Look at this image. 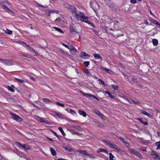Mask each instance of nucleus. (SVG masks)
<instances>
[{
	"label": "nucleus",
	"mask_w": 160,
	"mask_h": 160,
	"mask_svg": "<svg viewBox=\"0 0 160 160\" xmlns=\"http://www.w3.org/2000/svg\"><path fill=\"white\" fill-rule=\"evenodd\" d=\"M75 17L77 19L83 22H84L90 25L91 26L94 28L95 26L94 24L91 23L88 20V18L86 17L84 14L81 12H79L78 13H76L75 14Z\"/></svg>",
	"instance_id": "f257e3e1"
},
{
	"label": "nucleus",
	"mask_w": 160,
	"mask_h": 160,
	"mask_svg": "<svg viewBox=\"0 0 160 160\" xmlns=\"http://www.w3.org/2000/svg\"><path fill=\"white\" fill-rule=\"evenodd\" d=\"M19 43L22 45L24 47H26L31 52H34L36 56L38 55V53L36 52L35 50L29 45L27 44L26 43L22 42H18Z\"/></svg>",
	"instance_id": "f03ea898"
},
{
	"label": "nucleus",
	"mask_w": 160,
	"mask_h": 160,
	"mask_svg": "<svg viewBox=\"0 0 160 160\" xmlns=\"http://www.w3.org/2000/svg\"><path fill=\"white\" fill-rule=\"evenodd\" d=\"M0 62L8 66L12 65L13 64V61L10 59L0 58Z\"/></svg>",
	"instance_id": "7ed1b4c3"
},
{
	"label": "nucleus",
	"mask_w": 160,
	"mask_h": 160,
	"mask_svg": "<svg viewBox=\"0 0 160 160\" xmlns=\"http://www.w3.org/2000/svg\"><path fill=\"white\" fill-rule=\"evenodd\" d=\"M104 2L106 5L112 10H115L116 9L115 5L112 1L110 0H105Z\"/></svg>",
	"instance_id": "20e7f679"
},
{
	"label": "nucleus",
	"mask_w": 160,
	"mask_h": 160,
	"mask_svg": "<svg viewBox=\"0 0 160 160\" xmlns=\"http://www.w3.org/2000/svg\"><path fill=\"white\" fill-rule=\"evenodd\" d=\"M128 150L132 153L138 157V158H142V155L138 151L135 150L132 148H129Z\"/></svg>",
	"instance_id": "39448f33"
},
{
	"label": "nucleus",
	"mask_w": 160,
	"mask_h": 160,
	"mask_svg": "<svg viewBox=\"0 0 160 160\" xmlns=\"http://www.w3.org/2000/svg\"><path fill=\"white\" fill-rule=\"evenodd\" d=\"M10 113L12 115V118L14 120L19 122L22 121V119L18 115L11 112H10Z\"/></svg>",
	"instance_id": "423d86ee"
},
{
	"label": "nucleus",
	"mask_w": 160,
	"mask_h": 160,
	"mask_svg": "<svg viewBox=\"0 0 160 160\" xmlns=\"http://www.w3.org/2000/svg\"><path fill=\"white\" fill-rule=\"evenodd\" d=\"M17 145L20 148H22L23 149L28 150L29 149L28 147L25 144H22L19 142H16Z\"/></svg>",
	"instance_id": "0eeeda50"
},
{
	"label": "nucleus",
	"mask_w": 160,
	"mask_h": 160,
	"mask_svg": "<svg viewBox=\"0 0 160 160\" xmlns=\"http://www.w3.org/2000/svg\"><path fill=\"white\" fill-rule=\"evenodd\" d=\"M1 7L5 10L6 11L8 12L9 13H13V11L9 9L8 7L6 6L3 4L1 5Z\"/></svg>",
	"instance_id": "6e6552de"
},
{
	"label": "nucleus",
	"mask_w": 160,
	"mask_h": 160,
	"mask_svg": "<svg viewBox=\"0 0 160 160\" xmlns=\"http://www.w3.org/2000/svg\"><path fill=\"white\" fill-rule=\"evenodd\" d=\"M80 56L83 59L88 58L89 57L88 54L84 52H81Z\"/></svg>",
	"instance_id": "1a4fd4ad"
},
{
	"label": "nucleus",
	"mask_w": 160,
	"mask_h": 160,
	"mask_svg": "<svg viewBox=\"0 0 160 160\" xmlns=\"http://www.w3.org/2000/svg\"><path fill=\"white\" fill-rule=\"evenodd\" d=\"M69 8L71 10L70 11L72 13L75 14L77 12V9L74 6L71 5H69Z\"/></svg>",
	"instance_id": "9d476101"
},
{
	"label": "nucleus",
	"mask_w": 160,
	"mask_h": 160,
	"mask_svg": "<svg viewBox=\"0 0 160 160\" xmlns=\"http://www.w3.org/2000/svg\"><path fill=\"white\" fill-rule=\"evenodd\" d=\"M151 155L155 159H158L160 160V156L158 155L155 151H152Z\"/></svg>",
	"instance_id": "9b49d317"
},
{
	"label": "nucleus",
	"mask_w": 160,
	"mask_h": 160,
	"mask_svg": "<svg viewBox=\"0 0 160 160\" xmlns=\"http://www.w3.org/2000/svg\"><path fill=\"white\" fill-rule=\"evenodd\" d=\"M97 152H104L106 153H108V151L106 149L102 148H98L97 150Z\"/></svg>",
	"instance_id": "f8f14e48"
},
{
	"label": "nucleus",
	"mask_w": 160,
	"mask_h": 160,
	"mask_svg": "<svg viewBox=\"0 0 160 160\" xmlns=\"http://www.w3.org/2000/svg\"><path fill=\"white\" fill-rule=\"evenodd\" d=\"M78 113L81 115H82L84 117H86L87 114L84 111L80 110L78 111Z\"/></svg>",
	"instance_id": "ddd939ff"
},
{
	"label": "nucleus",
	"mask_w": 160,
	"mask_h": 160,
	"mask_svg": "<svg viewBox=\"0 0 160 160\" xmlns=\"http://www.w3.org/2000/svg\"><path fill=\"white\" fill-rule=\"evenodd\" d=\"M79 92L82 94L84 96L88 98H91L92 96H93L92 94H89L87 93H85L82 91H80Z\"/></svg>",
	"instance_id": "4468645a"
},
{
	"label": "nucleus",
	"mask_w": 160,
	"mask_h": 160,
	"mask_svg": "<svg viewBox=\"0 0 160 160\" xmlns=\"http://www.w3.org/2000/svg\"><path fill=\"white\" fill-rule=\"evenodd\" d=\"M140 112L142 113L144 115L148 116L149 118H152V116L150 114L144 110H140Z\"/></svg>",
	"instance_id": "2eb2a0df"
},
{
	"label": "nucleus",
	"mask_w": 160,
	"mask_h": 160,
	"mask_svg": "<svg viewBox=\"0 0 160 160\" xmlns=\"http://www.w3.org/2000/svg\"><path fill=\"white\" fill-rule=\"evenodd\" d=\"M78 152L85 156H89V154L87 152L86 150H80L78 151Z\"/></svg>",
	"instance_id": "dca6fc26"
},
{
	"label": "nucleus",
	"mask_w": 160,
	"mask_h": 160,
	"mask_svg": "<svg viewBox=\"0 0 160 160\" xmlns=\"http://www.w3.org/2000/svg\"><path fill=\"white\" fill-rule=\"evenodd\" d=\"M93 55L96 59H100L101 60H102V57L99 54H94Z\"/></svg>",
	"instance_id": "f3484780"
},
{
	"label": "nucleus",
	"mask_w": 160,
	"mask_h": 160,
	"mask_svg": "<svg viewBox=\"0 0 160 160\" xmlns=\"http://www.w3.org/2000/svg\"><path fill=\"white\" fill-rule=\"evenodd\" d=\"M100 68L103 70H104L107 73H111L112 72L111 70L108 69L106 68H103L102 66H101Z\"/></svg>",
	"instance_id": "a211bd4d"
},
{
	"label": "nucleus",
	"mask_w": 160,
	"mask_h": 160,
	"mask_svg": "<svg viewBox=\"0 0 160 160\" xmlns=\"http://www.w3.org/2000/svg\"><path fill=\"white\" fill-rule=\"evenodd\" d=\"M109 146L110 148H114L117 150H119V148L116 145L112 144L111 143H110Z\"/></svg>",
	"instance_id": "6ab92c4d"
},
{
	"label": "nucleus",
	"mask_w": 160,
	"mask_h": 160,
	"mask_svg": "<svg viewBox=\"0 0 160 160\" xmlns=\"http://www.w3.org/2000/svg\"><path fill=\"white\" fill-rule=\"evenodd\" d=\"M73 24H72L70 25V30L71 32H77V29H75V28H74L73 27Z\"/></svg>",
	"instance_id": "aec40b11"
},
{
	"label": "nucleus",
	"mask_w": 160,
	"mask_h": 160,
	"mask_svg": "<svg viewBox=\"0 0 160 160\" xmlns=\"http://www.w3.org/2000/svg\"><path fill=\"white\" fill-rule=\"evenodd\" d=\"M43 101L44 102L48 104L52 102V101H51L49 99L47 98H43Z\"/></svg>",
	"instance_id": "412c9836"
},
{
	"label": "nucleus",
	"mask_w": 160,
	"mask_h": 160,
	"mask_svg": "<svg viewBox=\"0 0 160 160\" xmlns=\"http://www.w3.org/2000/svg\"><path fill=\"white\" fill-rule=\"evenodd\" d=\"M77 52V50L74 47H72L70 49V52L71 53L75 54Z\"/></svg>",
	"instance_id": "4be33fe9"
},
{
	"label": "nucleus",
	"mask_w": 160,
	"mask_h": 160,
	"mask_svg": "<svg viewBox=\"0 0 160 160\" xmlns=\"http://www.w3.org/2000/svg\"><path fill=\"white\" fill-rule=\"evenodd\" d=\"M37 119L38 121L40 122L41 123H46V122L44 120L43 118L38 117Z\"/></svg>",
	"instance_id": "5701e85b"
},
{
	"label": "nucleus",
	"mask_w": 160,
	"mask_h": 160,
	"mask_svg": "<svg viewBox=\"0 0 160 160\" xmlns=\"http://www.w3.org/2000/svg\"><path fill=\"white\" fill-rule=\"evenodd\" d=\"M152 42L154 46H156L158 45V41L157 39H154L152 40Z\"/></svg>",
	"instance_id": "b1692460"
},
{
	"label": "nucleus",
	"mask_w": 160,
	"mask_h": 160,
	"mask_svg": "<svg viewBox=\"0 0 160 160\" xmlns=\"http://www.w3.org/2000/svg\"><path fill=\"white\" fill-rule=\"evenodd\" d=\"M50 151L52 154L53 156H56V153L55 150L53 148H51L50 149Z\"/></svg>",
	"instance_id": "393cba45"
},
{
	"label": "nucleus",
	"mask_w": 160,
	"mask_h": 160,
	"mask_svg": "<svg viewBox=\"0 0 160 160\" xmlns=\"http://www.w3.org/2000/svg\"><path fill=\"white\" fill-rule=\"evenodd\" d=\"M54 113H55L56 115H57L58 117H59V118H62V114L60 113L57 112H54Z\"/></svg>",
	"instance_id": "a878e982"
},
{
	"label": "nucleus",
	"mask_w": 160,
	"mask_h": 160,
	"mask_svg": "<svg viewBox=\"0 0 160 160\" xmlns=\"http://www.w3.org/2000/svg\"><path fill=\"white\" fill-rule=\"evenodd\" d=\"M138 120L144 125H148V123L147 122H144L142 118H138Z\"/></svg>",
	"instance_id": "bb28decb"
},
{
	"label": "nucleus",
	"mask_w": 160,
	"mask_h": 160,
	"mask_svg": "<svg viewBox=\"0 0 160 160\" xmlns=\"http://www.w3.org/2000/svg\"><path fill=\"white\" fill-rule=\"evenodd\" d=\"M72 128L76 129L78 130L79 131H82V129L81 127L79 126H72Z\"/></svg>",
	"instance_id": "cd10ccee"
},
{
	"label": "nucleus",
	"mask_w": 160,
	"mask_h": 160,
	"mask_svg": "<svg viewBox=\"0 0 160 160\" xmlns=\"http://www.w3.org/2000/svg\"><path fill=\"white\" fill-rule=\"evenodd\" d=\"M53 28L59 32L62 33H63V32L61 29L54 27H53Z\"/></svg>",
	"instance_id": "c85d7f7f"
},
{
	"label": "nucleus",
	"mask_w": 160,
	"mask_h": 160,
	"mask_svg": "<svg viewBox=\"0 0 160 160\" xmlns=\"http://www.w3.org/2000/svg\"><path fill=\"white\" fill-rule=\"evenodd\" d=\"M7 88L10 91L12 92H14L15 90L14 88H12L11 87L9 86H8L7 87Z\"/></svg>",
	"instance_id": "c756f323"
},
{
	"label": "nucleus",
	"mask_w": 160,
	"mask_h": 160,
	"mask_svg": "<svg viewBox=\"0 0 160 160\" xmlns=\"http://www.w3.org/2000/svg\"><path fill=\"white\" fill-rule=\"evenodd\" d=\"M58 130H59V131L61 132L62 134L63 135V136H64L66 135L65 133L64 132L62 128L61 127H59L58 128Z\"/></svg>",
	"instance_id": "7c9ffc66"
},
{
	"label": "nucleus",
	"mask_w": 160,
	"mask_h": 160,
	"mask_svg": "<svg viewBox=\"0 0 160 160\" xmlns=\"http://www.w3.org/2000/svg\"><path fill=\"white\" fill-rule=\"evenodd\" d=\"M132 102L134 104H139L140 103V102L135 99H132Z\"/></svg>",
	"instance_id": "2f4dec72"
},
{
	"label": "nucleus",
	"mask_w": 160,
	"mask_h": 160,
	"mask_svg": "<svg viewBox=\"0 0 160 160\" xmlns=\"http://www.w3.org/2000/svg\"><path fill=\"white\" fill-rule=\"evenodd\" d=\"M71 132L73 134H76L78 135H80V134L78 132H76L74 129L71 130Z\"/></svg>",
	"instance_id": "473e14b6"
},
{
	"label": "nucleus",
	"mask_w": 160,
	"mask_h": 160,
	"mask_svg": "<svg viewBox=\"0 0 160 160\" xmlns=\"http://www.w3.org/2000/svg\"><path fill=\"white\" fill-rule=\"evenodd\" d=\"M152 21L155 24L159 26H160V24L156 20L152 19Z\"/></svg>",
	"instance_id": "72a5a7b5"
},
{
	"label": "nucleus",
	"mask_w": 160,
	"mask_h": 160,
	"mask_svg": "<svg viewBox=\"0 0 160 160\" xmlns=\"http://www.w3.org/2000/svg\"><path fill=\"white\" fill-rule=\"evenodd\" d=\"M122 143L127 147L129 145V143L127 142V140L125 139L123 141Z\"/></svg>",
	"instance_id": "f704fd0d"
},
{
	"label": "nucleus",
	"mask_w": 160,
	"mask_h": 160,
	"mask_svg": "<svg viewBox=\"0 0 160 160\" xmlns=\"http://www.w3.org/2000/svg\"><path fill=\"white\" fill-rule=\"evenodd\" d=\"M105 93L108 95L109 97L112 98H115V97L114 96L111 95V93L108 92L106 91Z\"/></svg>",
	"instance_id": "c9c22d12"
},
{
	"label": "nucleus",
	"mask_w": 160,
	"mask_h": 160,
	"mask_svg": "<svg viewBox=\"0 0 160 160\" xmlns=\"http://www.w3.org/2000/svg\"><path fill=\"white\" fill-rule=\"evenodd\" d=\"M98 81L101 84L103 85L104 87H105L106 85V84L104 83V82L102 79L99 78L98 79Z\"/></svg>",
	"instance_id": "e433bc0d"
},
{
	"label": "nucleus",
	"mask_w": 160,
	"mask_h": 160,
	"mask_svg": "<svg viewBox=\"0 0 160 160\" xmlns=\"http://www.w3.org/2000/svg\"><path fill=\"white\" fill-rule=\"evenodd\" d=\"M15 79L16 80L18 81L19 82H20L21 83H24V82H25L24 80H23L22 79H18V78H15Z\"/></svg>",
	"instance_id": "4c0bfd02"
},
{
	"label": "nucleus",
	"mask_w": 160,
	"mask_h": 160,
	"mask_svg": "<svg viewBox=\"0 0 160 160\" xmlns=\"http://www.w3.org/2000/svg\"><path fill=\"white\" fill-rule=\"evenodd\" d=\"M109 158L110 160H113V158H114L115 157L111 153H109Z\"/></svg>",
	"instance_id": "58836bf2"
},
{
	"label": "nucleus",
	"mask_w": 160,
	"mask_h": 160,
	"mask_svg": "<svg viewBox=\"0 0 160 160\" xmlns=\"http://www.w3.org/2000/svg\"><path fill=\"white\" fill-rule=\"evenodd\" d=\"M5 32L11 35L12 33V31L9 29H6L5 31Z\"/></svg>",
	"instance_id": "ea45409f"
},
{
	"label": "nucleus",
	"mask_w": 160,
	"mask_h": 160,
	"mask_svg": "<svg viewBox=\"0 0 160 160\" xmlns=\"http://www.w3.org/2000/svg\"><path fill=\"white\" fill-rule=\"evenodd\" d=\"M156 145L157 146V149H160V141L156 142Z\"/></svg>",
	"instance_id": "a19ab883"
},
{
	"label": "nucleus",
	"mask_w": 160,
	"mask_h": 160,
	"mask_svg": "<svg viewBox=\"0 0 160 160\" xmlns=\"http://www.w3.org/2000/svg\"><path fill=\"white\" fill-rule=\"evenodd\" d=\"M89 61H85L83 62V64L85 66L88 67V65L89 64Z\"/></svg>",
	"instance_id": "79ce46f5"
},
{
	"label": "nucleus",
	"mask_w": 160,
	"mask_h": 160,
	"mask_svg": "<svg viewBox=\"0 0 160 160\" xmlns=\"http://www.w3.org/2000/svg\"><path fill=\"white\" fill-rule=\"evenodd\" d=\"M111 86L115 90H117L118 88V86L116 85L112 84Z\"/></svg>",
	"instance_id": "37998d69"
},
{
	"label": "nucleus",
	"mask_w": 160,
	"mask_h": 160,
	"mask_svg": "<svg viewBox=\"0 0 160 160\" xmlns=\"http://www.w3.org/2000/svg\"><path fill=\"white\" fill-rule=\"evenodd\" d=\"M103 142L105 143L106 145H109L110 144V142H109L108 141L106 140H103Z\"/></svg>",
	"instance_id": "c03bdc74"
},
{
	"label": "nucleus",
	"mask_w": 160,
	"mask_h": 160,
	"mask_svg": "<svg viewBox=\"0 0 160 160\" xmlns=\"http://www.w3.org/2000/svg\"><path fill=\"white\" fill-rule=\"evenodd\" d=\"M103 142L105 143L106 145H109L110 144V142H109L108 141L106 140H103Z\"/></svg>",
	"instance_id": "a18cd8bd"
},
{
	"label": "nucleus",
	"mask_w": 160,
	"mask_h": 160,
	"mask_svg": "<svg viewBox=\"0 0 160 160\" xmlns=\"http://www.w3.org/2000/svg\"><path fill=\"white\" fill-rule=\"evenodd\" d=\"M56 104L58 105H59L61 107H64V104L63 103H60L59 102H56Z\"/></svg>",
	"instance_id": "49530a36"
},
{
	"label": "nucleus",
	"mask_w": 160,
	"mask_h": 160,
	"mask_svg": "<svg viewBox=\"0 0 160 160\" xmlns=\"http://www.w3.org/2000/svg\"><path fill=\"white\" fill-rule=\"evenodd\" d=\"M140 150L143 151H146V148L145 147H141L140 148Z\"/></svg>",
	"instance_id": "de8ad7c7"
},
{
	"label": "nucleus",
	"mask_w": 160,
	"mask_h": 160,
	"mask_svg": "<svg viewBox=\"0 0 160 160\" xmlns=\"http://www.w3.org/2000/svg\"><path fill=\"white\" fill-rule=\"evenodd\" d=\"M70 112L72 114H74L75 113V111L72 109H70Z\"/></svg>",
	"instance_id": "09e8293b"
},
{
	"label": "nucleus",
	"mask_w": 160,
	"mask_h": 160,
	"mask_svg": "<svg viewBox=\"0 0 160 160\" xmlns=\"http://www.w3.org/2000/svg\"><path fill=\"white\" fill-rule=\"evenodd\" d=\"M98 115L100 117L103 119L105 117V116L103 115V114L101 112Z\"/></svg>",
	"instance_id": "8fccbe9b"
},
{
	"label": "nucleus",
	"mask_w": 160,
	"mask_h": 160,
	"mask_svg": "<svg viewBox=\"0 0 160 160\" xmlns=\"http://www.w3.org/2000/svg\"><path fill=\"white\" fill-rule=\"evenodd\" d=\"M88 156V157H90L91 158H92V159H95V157L93 156V155L92 154L90 155L89 154V156Z\"/></svg>",
	"instance_id": "3c124183"
},
{
	"label": "nucleus",
	"mask_w": 160,
	"mask_h": 160,
	"mask_svg": "<svg viewBox=\"0 0 160 160\" xmlns=\"http://www.w3.org/2000/svg\"><path fill=\"white\" fill-rule=\"evenodd\" d=\"M19 55H21V56H24V57H28L29 58H30L29 57H28V56L27 55H25V54H22V53H21V54L19 53Z\"/></svg>",
	"instance_id": "603ef678"
},
{
	"label": "nucleus",
	"mask_w": 160,
	"mask_h": 160,
	"mask_svg": "<svg viewBox=\"0 0 160 160\" xmlns=\"http://www.w3.org/2000/svg\"><path fill=\"white\" fill-rule=\"evenodd\" d=\"M118 138L122 142L124 140L125 138L122 137H118Z\"/></svg>",
	"instance_id": "864d4df0"
},
{
	"label": "nucleus",
	"mask_w": 160,
	"mask_h": 160,
	"mask_svg": "<svg viewBox=\"0 0 160 160\" xmlns=\"http://www.w3.org/2000/svg\"><path fill=\"white\" fill-rule=\"evenodd\" d=\"M95 113L98 115L99 114V113H100V112L97 109L95 110Z\"/></svg>",
	"instance_id": "5fc2aeb1"
},
{
	"label": "nucleus",
	"mask_w": 160,
	"mask_h": 160,
	"mask_svg": "<svg viewBox=\"0 0 160 160\" xmlns=\"http://www.w3.org/2000/svg\"><path fill=\"white\" fill-rule=\"evenodd\" d=\"M131 2L132 3H136L137 1L136 0H131Z\"/></svg>",
	"instance_id": "6e6d98bb"
},
{
	"label": "nucleus",
	"mask_w": 160,
	"mask_h": 160,
	"mask_svg": "<svg viewBox=\"0 0 160 160\" xmlns=\"http://www.w3.org/2000/svg\"><path fill=\"white\" fill-rule=\"evenodd\" d=\"M107 28H108L107 27H103V28H102V29L104 30H105V31L106 32H108V31H107Z\"/></svg>",
	"instance_id": "4d7b16f0"
},
{
	"label": "nucleus",
	"mask_w": 160,
	"mask_h": 160,
	"mask_svg": "<svg viewBox=\"0 0 160 160\" xmlns=\"http://www.w3.org/2000/svg\"><path fill=\"white\" fill-rule=\"evenodd\" d=\"M48 11L52 13L55 12V11L51 9H49L48 10Z\"/></svg>",
	"instance_id": "13d9d810"
},
{
	"label": "nucleus",
	"mask_w": 160,
	"mask_h": 160,
	"mask_svg": "<svg viewBox=\"0 0 160 160\" xmlns=\"http://www.w3.org/2000/svg\"><path fill=\"white\" fill-rule=\"evenodd\" d=\"M97 126H98V127H102L103 125H102L101 123H97Z\"/></svg>",
	"instance_id": "bf43d9fd"
},
{
	"label": "nucleus",
	"mask_w": 160,
	"mask_h": 160,
	"mask_svg": "<svg viewBox=\"0 0 160 160\" xmlns=\"http://www.w3.org/2000/svg\"><path fill=\"white\" fill-rule=\"evenodd\" d=\"M61 18H57L56 19V20H55V21L59 22L61 21Z\"/></svg>",
	"instance_id": "052dcab7"
},
{
	"label": "nucleus",
	"mask_w": 160,
	"mask_h": 160,
	"mask_svg": "<svg viewBox=\"0 0 160 160\" xmlns=\"http://www.w3.org/2000/svg\"><path fill=\"white\" fill-rule=\"evenodd\" d=\"M63 148H64L65 149L67 150H68L69 151H71V148H69V149L67 148H66V147H63Z\"/></svg>",
	"instance_id": "680f3d73"
},
{
	"label": "nucleus",
	"mask_w": 160,
	"mask_h": 160,
	"mask_svg": "<svg viewBox=\"0 0 160 160\" xmlns=\"http://www.w3.org/2000/svg\"><path fill=\"white\" fill-rule=\"evenodd\" d=\"M144 23L145 24H146L147 25H149V22L147 20H145V21L144 22Z\"/></svg>",
	"instance_id": "e2e57ef3"
},
{
	"label": "nucleus",
	"mask_w": 160,
	"mask_h": 160,
	"mask_svg": "<svg viewBox=\"0 0 160 160\" xmlns=\"http://www.w3.org/2000/svg\"><path fill=\"white\" fill-rule=\"evenodd\" d=\"M52 132L57 137H59V136L58 135L56 132L53 131H52Z\"/></svg>",
	"instance_id": "0e129e2a"
},
{
	"label": "nucleus",
	"mask_w": 160,
	"mask_h": 160,
	"mask_svg": "<svg viewBox=\"0 0 160 160\" xmlns=\"http://www.w3.org/2000/svg\"><path fill=\"white\" fill-rule=\"evenodd\" d=\"M62 45H63V46H64L66 48H68V49H69V47L68 46H67V45H66V44H63Z\"/></svg>",
	"instance_id": "69168bd1"
},
{
	"label": "nucleus",
	"mask_w": 160,
	"mask_h": 160,
	"mask_svg": "<svg viewBox=\"0 0 160 160\" xmlns=\"http://www.w3.org/2000/svg\"><path fill=\"white\" fill-rule=\"evenodd\" d=\"M137 85L139 86L140 87H142L143 86L142 84L141 83H139V82L137 83Z\"/></svg>",
	"instance_id": "338daca9"
},
{
	"label": "nucleus",
	"mask_w": 160,
	"mask_h": 160,
	"mask_svg": "<svg viewBox=\"0 0 160 160\" xmlns=\"http://www.w3.org/2000/svg\"><path fill=\"white\" fill-rule=\"evenodd\" d=\"M30 79L32 80L33 81H36V79L32 77H30Z\"/></svg>",
	"instance_id": "774afa93"
}]
</instances>
